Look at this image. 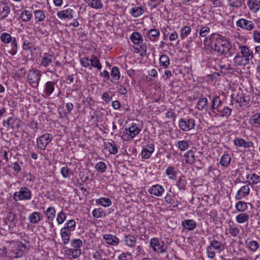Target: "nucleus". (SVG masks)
<instances>
[{"label":"nucleus","mask_w":260,"mask_h":260,"mask_svg":"<svg viewBox=\"0 0 260 260\" xmlns=\"http://www.w3.org/2000/svg\"><path fill=\"white\" fill-rule=\"evenodd\" d=\"M118 260H133V255L129 252H123L117 257Z\"/></svg>","instance_id":"052dcab7"},{"label":"nucleus","mask_w":260,"mask_h":260,"mask_svg":"<svg viewBox=\"0 0 260 260\" xmlns=\"http://www.w3.org/2000/svg\"><path fill=\"white\" fill-rule=\"evenodd\" d=\"M247 5L250 11L257 13L260 9V2L257 0H247Z\"/></svg>","instance_id":"4be33fe9"},{"label":"nucleus","mask_w":260,"mask_h":260,"mask_svg":"<svg viewBox=\"0 0 260 260\" xmlns=\"http://www.w3.org/2000/svg\"><path fill=\"white\" fill-rule=\"evenodd\" d=\"M90 65L95 68L98 69L99 70L102 69V66L100 61L98 57L95 55H92L90 58Z\"/></svg>","instance_id":"58836bf2"},{"label":"nucleus","mask_w":260,"mask_h":260,"mask_svg":"<svg viewBox=\"0 0 260 260\" xmlns=\"http://www.w3.org/2000/svg\"><path fill=\"white\" fill-rule=\"evenodd\" d=\"M250 124L260 125V113H256L253 115L249 119Z\"/></svg>","instance_id":"338daca9"},{"label":"nucleus","mask_w":260,"mask_h":260,"mask_svg":"<svg viewBox=\"0 0 260 260\" xmlns=\"http://www.w3.org/2000/svg\"><path fill=\"white\" fill-rule=\"evenodd\" d=\"M234 144L236 146L248 148L253 147L254 144L252 141H246L244 139L237 137L234 140Z\"/></svg>","instance_id":"f3484780"},{"label":"nucleus","mask_w":260,"mask_h":260,"mask_svg":"<svg viewBox=\"0 0 260 260\" xmlns=\"http://www.w3.org/2000/svg\"><path fill=\"white\" fill-rule=\"evenodd\" d=\"M105 148L109 151L110 153L115 154L118 152V148L115 142H106L104 143Z\"/></svg>","instance_id":"c9c22d12"},{"label":"nucleus","mask_w":260,"mask_h":260,"mask_svg":"<svg viewBox=\"0 0 260 260\" xmlns=\"http://www.w3.org/2000/svg\"><path fill=\"white\" fill-rule=\"evenodd\" d=\"M127 247L134 248L136 247L137 240L136 237L131 234H124L121 241Z\"/></svg>","instance_id":"f8f14e48"},{"label":"nucleus","mask_w":260,"mask_h":260,"mask_svg":"<svg viewBox=\"0 0 260 260\" xmlns=\"http://www.w3.org/2000/svg\"><path fill=\"white\" fill-rule=\"evenodd\" d=\"M248 184L242 186L237 192L235 196L236 200H240L248 196L250 193V188Z\"/></svg>","instance_id":"2eb2a0df"},{"label":"nucleus","mask_w":260,"mask_h":260,"mask_svg":"<svg viewBox=\"0 0 260 260\" xmlns=\"http://www.w3.org/2000/svg\"><path fill=\"white\" fill-rule=\"evenodd\" d=\"M103 237L105 243L109 245L116 246L119 244V238L114 235L106 234L104 235Z\"/></svg>","instance_id":"4468645a"},{"label":"nucleus","mask_w":260,"mask_h":260,"mask_svg":"<svg viewBox=\"0 0 260 260\" xmlns=\"http://www.w3.org/2000/svg\"><path fill=\"white\" fill-rule=\"evenodd\" d=\"M178 172L179 170L177 167L169 166L166 169L165 174L170 179L174 180L177 178Z\"/></svg>","instance_id":"6ab92c4d"},{"label":"nucleus","mask_w":260,"mask_h":260,"mask_svg":"<svg viewBox=\"0 0 260 260\" xmlns=\"http://www.w3.org/2000/svg\"><path fill=\"white\" fill-rule=\"evenodd\" d=\"M65 255L70 259L78 257L82 253V250L75 249L73 248H68L64 251Z\"/></svg>","instance_id":"aec40b11"},{"label":"nucleus","mask_w":260,"mask_h":260,"mask_svg":"<svg viewBox=\"0 0 260 260\" xmlns=\"http://www.w3.org/2000/svg\"><path fill=\"white\" fill-rule=\"evenodd\" d=\"M249 219V215L245 212H241L235 217L236 222L238 223H243L247 222Z\"/></svg>","instance_id":"c03bdc74"},{"label":"nucleus","mask_w":260,"mask_h":260,"mask_svg":"<svg viewBox=\"0 0 260 260\" xmlns=\"http://www.w3.org/2000/svg\"><path fill=\"white\" fill-rule=\"evenodd\" d=\"M53 138L51 134L45 133L37 138V145L39 149L45 150L48 144L50 143Z\"/></svg>","instance_id":"6e6552de"},{"label":"nucleus","mask_w":260,"mask_h":260,"mask_svg":"<svg viewBox=\"0 0 260 260\" xmlns=\"http://www.w3.org/2000/svg\"><path fill=\"white\" fill-rule=\"evenodd\" d=\"M224 250V245L220 242L213 240L210 242L209 245L206 247L207 256L210 258H213L215 256L216 252L220 253Z\"/></svg>","instance_id":"7ed1b4c3"},{"label":"nucleus","mask_w":260,"mask_h":260,"mask_svg":"<svg viewBox=\"0 0 260 260\" xmlns=\"http://www.w3.org/2000/svg\"><path fill=\"white\" fill-rule=\"evenodd\" d=\"M231 161V157L229 153H225L222 155L220 159L219 163L222 167H228Z\"/></svg>","instance_id":"4c0bfd02"},{"label":"nucleus","mask_w":260,"mask_h":260,"mask_svg":"<svg viewBox=\"0 0 260 260\" xmlns=\"http://www.w3.org/2000/svg\"><path fill=\"white\" fill-rule=\"evenodd\" d=\"M207 39L210 40L211 49L216 52L218 55H233L232 44L225 37L218 34H212Z\"/></svg>","instance_id":"f257e3e1"},{"label":"nucleus","mask_w":260,"mask_h":260,"mask_svg":"<svg viewBox=\"0 0 260 260\" xmlns=\"http://www.w3.org/2000/svg\"><path fill=\"white\" fill-rule=\"evenodd\" d=\"M71 232L66 230L65 228H62L60 230V236L62 243L64 245L69 243L71 237Z\"/></svg>","instance_id":"cd10ccee"},{"label":"nucleus","mask_w":260,"mask_h":260,"mask_svg":"<svg viewBox=\"0 0 260 260\" xmlns=\"http://www.w3.org/2000/svg\"><path fill=\"white\" fill-rule=\"evenodd\" d=\"M195 120L192 118H181L178 121V126L183 132H188L194 128Z\"/></svg>","instance_id":"1a4fd4ad"},{"label":"nucleus","mask_w":260,"mask_h":260,"mask_svg":"<svg viewBox=\"0 0 260 260\" xmlns=\"http://www.w3.org/2000/svg\"><path fill=\"white\" fill-rule=\"evenodd\" d=\"M87 5L94 9H101L103 7L101 0H83Z\"/></svg>","instance_id":"a878e982"},{"label":"nucleus","mask_w":260,"mask_h":260,"mask_svg":"<svg viewBox=\"0 0 260 260\" xmlns=\"http://www.w3.org/2000/svg\"><path fill=\"white\" fill-rule=\"evenodd\" d=\"M66 219L65 213L61 211L57 214L56 221L58 224L62 223Z\"/></svg>","instance_id":"774afa93"},{"label":"nucleus","mask_w":260,"mask_h":260,"mask_svg":"<svg viewBox=\"0 0 260 260\" xmlns=\"http://www.w3.org/2000/svg\"><path fill=\"white\" fill-rule=\"evenodd\" d=\"M235 208L239 212H245L248 209L247 203L239 201L235 204Z\"/></svg>","instance_id":"a18cd8bd"},{"label":"nucleus","mask_w":260,"mask_h":260,"mask_svg":"<svg viewBox=\"0 0 260 260\" xmlns=\"http://www.w3.org/2000/svg\"><path fill=\"white\" fill-rule=\"evenodd\" d=\"M183 228L188 231H193L197 227V223L193 219H185L182 222Z\"/></svg>","instance_id":"393cba45"},{"label":"nucleus","mask_w":260,"mask_h":260,"mask_svg":"<svg viewBox=\"0 0 260 260\" xmlns=\"http://www.w3.org/2000/svg\"><path fill=\"white\" fill-rule=\"evenodd\" d=\"M76 227V222L74 219H70L65 223L62 228H65L66 230L72 232L74 231Z\"/></svg>","instance_id":"8fccbe9b"},{"label":"nucleus","mask_w":260,"mask_h":260,"mask_svg":"<svg viewBox=\"0 0 260 260\" xmlns=\"http://www.w3.org/2000/svg\"><path fill=\"white\" fill-rule=\"evenodd\" d=\"M95 203L104 207H108L112 205L111 200L108 198L102 197L95 200Z\"/></svg>","instance_id":"e433bc0d"},{"label":"nucleus","mask_w":260,"mask_h":260,"mask_svg":"<svg viewBox=\"0 0 260 260\" xmlns=\"http://www.w3.org/2000/svg\"><path fill=\"white\" fill-rule=\"evenodd\" d=\"M175 146L181 151H184L189 147V142L186 140H180L175 142Z\"/></svg>","instance_id":"473e14b6"},{"label":"nucleus","mask_w":260,"mask_h":260,"mask_svg":"<svg viewBox=\"0 0 260 260\" xmlns=\"http://www.w3.org/2000/svg\"><path fill=\"white\" fill-rule=\"evenodd\" d=\"M154 151V146L152 144H148L142 148L141 157L143 159H148Z\"/></svg>","instance_id":"dca6fc26"},{"label":"nucleus","mask_w":260,"mask_h":260,"mask_svg":"<svg viewBox=\"0 0 260 260\" xmlns=\"http://www.w3.org/2000/svg\"><path fill=\"white\" fill-rule=\"evenodd\" d=\"M145 12L144 7L134 6L129 10V14L134 18H138Z\"/></svg>","instance_id":"5701e85b"},{"label":"nucleus","mask_w":260,"mask_h":260,"mask_svg":"<svg viewBox=\"0 0 260 260\" xmlns=\"http://www.w3.org/2000/svg\"><path fill=\"white\" fill-rule=\"evenodd\" d=\"M41 213L38 212H33L28 217L29 222L31 224H36L39 222L41 219Z\"/></svg>","instance_id":"7c9ffc66"},{"label":"nucleus","mask_w":260,"mask_h":260,"mask_svg":"<svg viewBox=\"0 0 260 260\" xmlns=\"http://www.w3.org/2000/svg\"><path fill=\"white\" fill-rule=\"evenodd\" d=\"M75 13L74 10L71 7L59 11L57 12L56 15L60 20L71 19L74 18Z\"/></svg>","instance_id":"9b49d317"},{"label":"nucleus","mask_w":260,"mask_h":260,"mask_svg":"<svg viewBox=\"0 0 260 260\" xmlns=\"http://www.w3.org/2000/svg\"><path fill=\"white\" fill-rule=\"evenodd\" d=\"M149 246L153 251L164 253L167 250V246L164 241H160L157 238H152L150 240Z\"/></svg>","instance_id":"0eeeda50"},{"label":"nucleus","mask_w":260,"mask_h":260,"mask_svg":"<svg viewBox=\"0 0 260 260\" xmlns=\"http://www.w3.org/2000/svg\"><path fill=\"white\" fill-rule=\"evenodd\" d=\"M141 131L137 124L132 123L131 126L127 128H126L123 132V134L121 136V139L124 141H128L133 139Z\"/></svg>","instance_id":"423d86ee"},{"label":"nucleus","mask_w":260,"mask_h":260,"mask_svg":"<svg viewBox=\"0 0 260 260\" xmlns=\"http://www.w3.org/2000/svg\"><path fill=\"white\" fill-rule=\"evenodd\" d=\"M10 43V48L8 50V52L12 55H15V54H16V53L17 52V48H18L17 42L16 40V38L15 37H13V41L12 42H11Z\"/></svg>","instance_id":"37998d69"},{"label":"nucleus","mask_w":260,"mask_h":260,"mask_svg":"<svg viewBox=\"0 0 260 260\" xmlns=\"http://www.w3.org/2000/svg\"><path fill=\"white\" fill-rule=\"evenodd\" d=\"M130 39L133 43L136 44H141L143 41V38L138 32H133L130 36Z\"/></svg>","instance_id":"a19ab883"},{"label":"nucleus","mask_w":260,"mask_h":260,"mask_svg":"<svg viewBox=\"0 0 260 260\" xmlns=\"http://www.w3.org/2000/svg\"><path fill=\"white\" fill-rule=\"evenodd\" d=\"M56 82L47 81L44 85L43 92L46 96L51 95L55 90Z\"/></svg>","instance_id":"a211bd4d"},{"label":"nucleus","mask_w":260,"mask_h":260,"mask_svg":"<svg viewBox=\"0 0 260 260\" xmlns=\"http://www.w3.org/2000/svg\"><path fill=\"white\" fill-rule=\"evenodd\" d=\"M165 191V190L163 186L158 184L152 185L148 190L149 194L157 197H161L164 193Z\"/></svg>","instance_id":"ddd939ff"},{"label":"nucleus","mask_w":260,"mask_h":260,"mask_svg":"<svg viewBox=\"0 0 260 260\" xmlns=\"http://www.w3.org/2000/svg\"><path fill=\"white\" fill-rule=\"evenodd\" d=\"M60 173L64 178H70L72 172L68 167H63L61 168Z\"/></svg>","instance_id":"e2e57ef3"},{"label":"nucleus","mask_w":260,"mask_h":260,"mask_svg":"<svg viewBox=\"0 0 260 260\" xmlns=\"http://www.w3.org/2000/svg\"><path fill=\"white\" fill-rule=\"evenodd\" d=\"M239 51L234 58V62L237 66H243L248 64L253 58L252 51L248 46L240 45Z\"/></svg>","instance_id":"f03ea898"},{"label":"nucleus","mask_w":260,"mask_h":260,"mask_svg":"<svg viewBox=\"0 0 260 260\" xmlns=\"http://www.w3.org/2000/svg\"><path fill=\"white\" fill-rule=\"evenodd\" d=\"M208 101L206 98H202L198 102L197 108L199 111L207 110Z\"/></svg>","instance_id":"2f4dec72"},{"label":"nucleus","mask_w":260,"mask_h":260,"mask_svg":"<svg viewBox=\"0 0 260 260\" xmlns=\"http://www.w3.org/2000/svg\"><path fill=\"white\" fill-rule=\"evenodd\" d=\"M10 13V7L7 5L5 6L3 8L2 10L0 12V20H3L5 19L6 17H8Z\"/></svg>","instance_id":"13d9d810"},{"label":"nucleus","mask_w":260,"mask_h":260,"mask_svg":"<svg viewBox=\"0 0 260 260\" xmlns=\"http://www.w3.org/2000/svg\"><path fill=\"white\" fill-rule=\"evenodd\" d=\"M111 76L113 80L117 81L120 79V73L117 67H114L112 68Z\"/></svg>","instance_id":"864d4df0"},{"label":"nucleus","mask_w":260,"mask_h":260,"mask_svg":"<svg viewBox=\"0 0 260 260\" xmlns=\"http://www.w3.org/2000/svg\"><path fill=\"white\" fill-rule=\"evenodd\" d=\"M160 66L165 69H167L170 64V58L166 54H162L159 58Z\"/></svg>","instance_id":"ea45409f"},{"label":"nucleus","mask_w":260,"mask_h":260,"mask_svg":"<svg viewBox=\"0 0 260 260\" xmlns=\"http://www.w3.org/2000/svg\"><path fill=\"white\" fill-rule=\"evenodd\" d=\"M44 214L49 221H53L55 217L56 211L54 207H49L45 211Z\"/></svg>","instance_id":"72a5a7b5"},{"label":"nucleus","mask_w":260,"mask_h":260,"mask_svg":"<svg viewBox=\"0 0 260 260\" xmlns=\"http://www.w3.org/2000/svg\"><path fill=\"white\" fill-rule=\"evenodd\" d=\"M229 233L234 237H237L239 233L240 229L238 226L235 225H229Z\"/></svg>","instance_id":"bf43d9fd"},{"label":"nucleus","mask_w":260,"mask_h":260,"mask_svg":"<svg viewBox=\"0 0 260 260\" xmlns=\"http://www.w3.org/2000/svg\"><path fill=\"white\" fill-rule=\"evenodd\" d=\"M32 197L31 191L27 187H22L18 191L13 194L12 198L15 202L29 201Z\"/></svg>","instance_id":"20e7f679"},{"label":"nucleus","mask_w":260,"mask_h":260,"mask_svg":"<svg viewBox=\"0 0 260 260\" xmlns=\"http://www.w3.org/2000/svg\"><path fill=\"white\" fill-rule=\"evenodd\" d=\"M71 246L75 249L81 250V248L83 246V242L82 240L79 239H74L71 240Z\"/></svg>","instance_id":"3c124183"},{"label":"nucleus","mask_w":260,"mask_h":260,"mask_svg":"<svg viewBox=\"0 0 260 260\" xmlns=\"http://www.w3.org/2000/svg\"><path fill=\"white\" fill-rule=\"evenodd\" d=\"M236 25L243 30L251 31L254 29L255 24L253 21L245 18H240L236 22Z\"/></svg>","instance_id":"9d476101"},{"label":"nucleus","mask_w":260,"mask_h":260,"mask_svg":"<svg viewBox=\"0 0 260 260\" xmlns=\"http://www.w3.org/2000/svg\"><path fill=\"white\" fill-rule=\"evenodd\" d=\"M228 5L232 7L239 9L242 5L241 0H228Z\"/></svg>","instance_id":"69168bd1"},{"label":"nucleus","mask_w":260,"mask_h":260,"mask_svg":"<svg viewBox=\"0 0 260 260\" xmlns=\"http://www.w3.org/2000/svg\"><path fill=\"white\" fill-rule=\"evenodd\" d=\"M212 109L213 111L214 110H217L218 108L221 105V101L219 96H215L213 98L212 100Z\"/></svg>","instance_id":"5fc2aeb1"},{"label":"nucleus","mask_w":260,"mask_h":260,"mask_svg":"<svg viewBox=\"0 0 260 260\" xmlns=\"http://www.w3.org/2000/svg\"><path fill=\"white\" fill-rule=\"evenodd\" d=\"M187 181L184 176H180L176 182V186L179 190H185L186 189Z\"/></svg>","instance_id":"f704fd0d"},{"label":"nucleus","mask_w":260,"mask_h":260,"mask_svg":"<svg viewBox=\"0 0 260 260\" xmlns=\"http://www.w3.org/2000/svg\"><path fill=\"white\" fill-rule=\"evenodd\" d=\"M246 248L252 252H255L259 247L258 243L256 241L247 239L245 244Z\"/></svg>","instance_id":"bb28decb"},{"label":"nucleus","mask_w":260,"mask_h":260,"mask_svg":"<svg viewBox=\"0 0 260 260\" xmlns=\"http://www.w3.org/2000/svg\"><path fill=\"white\" fill-rule=\"evenodd\" d=\"M12 258H19L23 256V252L20 249L16 248L10 252Z\"/></svg>","instance_id":"680f3d73"},{"label":"nucleus","mask_w":260,"mask_h":260,"mask_svg":"<svg viewBox=\"0 0 260 260\" xmlns=\"http://www.w3.org/2000/svg\"><path fill=\"white\" fill-rule=\"evenodd\" d=\"M34 16L36 21L39 22H43L46 18L44 12L41 10L35 11Z\"/></svg>","instance_id":"49530a36"},{"label":"nucleus","mask_w":260,"mask_h":260,"mask_svg":"<svg viewBox=\"0 0 260 260\" xmlns=\"http://www.w3.org/2000/svg\"><path fill=\"white\" fill-rule=\"evenodd\" d=\"M232 111V109L230 107L225 106L220 111V116L222 117H229L231 115Z\"/></svg>","instance_id":"0e129e2a"},{"label":"nucleus","mask_w":260,"mask_h":260,"mask_svg":"<svg viewBox=\"0 0 260 260\" xmlns=\"http://www.w3.org/2000/svg\"><path fill=\"white\" fill-rule=\"evenodd\" d=\"M1 41L4 44H9L13 41V38L8 32H3L0 36Z\"/></svg>","instance_id":"603ef678"},{"label":"nucleus","mask_w":260,"mask_h":260,"mask_svg":"<svg viewBox=\"0 0 260 260\" xmlns=\"http://www.w3.org/2000/svg\"><path fill=\"white\" fill-rule=\"evenodd\" d=\"M185 161L189 165H193L196 161L194 152L192 150H189L184 154Z\"/></svg>","instance_id":"b1692460"},{"label":"nucleus","mask_w":260,"mask_h":260,"mask_svg":"<svg viewBox=\"0 0 260 260\" xmlns=\"http://www.w3.org/2000/svg\"><path fill=\"white\" fill-rule=\"evenodd\" d=\"M55 60V58L53 55L44 53L41 58L40 65L43 67L46 68L48 67Z\"/></svg>","instance_id":"412c9836"},{"label":"nucleus","mask_w":260,"mask_h":260,"mask_svg":"<svg viewBox=\"0 0 260 260\" xmlns=\"http://www.w3.org/2000/svg\"><path fill=\"white\" fill-rule=\"evenodd\" d=\"M17 118L14 117H9L7 120H4L3 122V126L7 128H14L16 125V122Z\"/></svg>","instance_id":"c85d7f7f"},{"label":"nucleus","mask_w":260,"mask_h":260,"mask_svg":"<svg viewBox=\"0 0 260 260\" xmlns=\"http://www.w3.org/2000/svg\"><path fill=\"white\" fill-rule=\"evenodd\" d=\"M94 168L99 173H104L106 171L107 165L103 161H99L95 164Z\"/></svg>","instance_id":"4d7b16f0"},{"label":"nucleus","mask_w":260,"mask_h":260,"mask_svg":"<svg viewBox=\"0 0 260 260\" xmlns=\"http://www.w3.org/2000/svg\"><path fill=\"white\" fill-rule=\"evenodd\" d=\"M249 185H254L260 182V177L258 175L253 173L250 177V180L246 181Z\"/></svg>","instance_id":"09e8293b"},{"label":"nucleus","mask_w":260,"mask_h":260,"mask_svg":"<svg viewBox=\"0 0 260 260\" xmlns=\"http://www.w3.org/2000/svg\"><path fill=\"white\" fill-rule=\"evenodd\" d=\"M42 77L41 72L37 69L30 70L27 75V80L30 85L34 88L38 87Z\"/></svg>","instance_id":"39448f33"},{"label":"nucleus","mask_w":260,"mask_h":260,"mask_svg":"<svg viewBox=\"0 0 260 260\" xmlns=\"http://www.w3.org/2000/svg\"><path fill=\"white\" fill-rule=\"evenodd\" d=\"M20 17L22 21L26 22L29 21L31 19L32 15L28 10H25L22 11Z\"/></svg>","instance_id":"6e6d98bb"},{"label":"nucleus","mask_w":260,"mask_h":260,"mask_svg":"<svg viewBox=\"0 0 260 260\" xmlns=\"http://www.w3.org/2000/svg\"><path fill=\"white\" fill-rule=\"evenodd\" d=\"M147 35L151 41L155 42L158 40L160 35V32L159 30L157 29H151L148 31Z\"/></svg>","instance_id":"c756f323"},{"label":"nucleus","mask_w":260,"mask_h":260,"mask_svg":"<svg viewBox=\"0 0 260 260\" xmlns=\"http://www.w3.org/2000/svg\"><path fill=\"white\" fill-rule=\"evenodd\" d=\"M191 27L189 26L185 25L181 27L180 29V38L182 40L186 38L191 32Z\"/></svg>","instance_id":"de8ad7c7"},{"label":"nucleus","mask_w":260,"mask_h":260,"mask_svg":"<svg viewBox=\"0 0 260 260\" xmlns=\"http://www.w3.org/2000/svg\"><path fill=\"white\" fill-rule=\"evenodd\" d=\"M250 102V98L243 94L238 96L237 98V102L239 103L240 106H248L249 105Z\"/></svg>","instance_id":"79ce46f5"}]
</instances>
